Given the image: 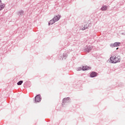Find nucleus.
I'll return each mask as SVG.
<instances>
[{"label":"nucleus","instance_id":"nucleus-8","mask_svg":"<svg viewBox=\"0 0 125 125\" xmlns=\"http://www.w3.org/2000/svg\"><path fill=\"white\" fill-rule=\"evenodd\" d=\"M69 99L68 98H65V99H63V101H62V105H65V103H66L67 102V101H68Z\"/></svg>","mask_w":125,"mask_h":125},{"label":"nucleus","instance_id":"nucleus-15","mask_svg":"<svg viewBox=\"0 0 125 125\" xmlns=\"http://www.w3.org/2000/svg\"><path fill=\"white\" fill-rule=\"evenodd\" d=\"M21 13H23V11H21Z\"/></svg>","mask_w":125,"mask_h":125},{"label":"nucleus","instance_id":"nucleus-9","mask_svg":"<svg viewBox=\"0 0 125 125\" xmlns=\"http://www.w3.org/2000/svg\"><path fill=\"white\" fill-rule=\"evenodd\" d=\"M107 8H108V7H107V6H104L102 7L101 10H102V11H105V10H107Z\"/></svg>","mask_w":125,"mask_h":125},{"label":"nucleus","instance_id":"nucleus-12","mask_svg":"<svg viewBox=\"0 0 125 125\" xmlns=\"http://www.w3.org/2000/svg\"><path fill=\"white\" fill-rule=\"evenodd\" d=\"M82 70H83V68L82 67H78L77 68V71H82Z\"/></svg>","mask_w":125,"mask_h":125},{"label":"nucleus","instance_id":"nucleus-6","mask_svg":"<svg viewBox=\"0 0 125 125\" xmlns=\"http://www.w3.org/2000/svg\"><path fill=\"white\" fill-rule=\"evenodd\" d=\"M90 69V67L87 66H83L82 68L83 71H86L87 70H89Z\"/></svg>","mask_w":125,"mask_h":125},{"label":"nucleus","instance_id":"nucleus-4","mask_svg":"<svg viewBox=\"0 0 125 125\" xmlns=\"http://www.w3.org/2000/svg\"><path fill=\"white\" fill-rule=\"evenodd\" d=\"M121 45V43L119 42H116L114 44H111V46H114V47H116L117 46H120Z\"/></svg>","mask_w":125,"mask_h":125},{"label":"nucleus","instance_id":"nucleus-13","mask_svg":"<svg viewBox=\"0 0 125 125\" xmlns=\"http://www.w3.org/2000/svg\"><path fill=\"white\" fill-rule=\"evenodd\" d=\"M87 26H86L85 28H84V29L83 28H82V30H85V29H87Z\"/></svg>","mask_w":125,"mask_h":125},{"label":"nucleus","instance_id":"nucleus-7","mask_svg":"<svg viewBox=\"0 0 125 125\" xmlns=\"http://www.w3.org/2000/svg\"><path fill=\"white\" fill-rule=\"evenodd\" d=\"M60 18L58 16H55L53 18V20L55 21L56 22L57 21H58L59 20Z\"/></svg>","mask_w":125,"mask_h":125},{"label":"nucleus","instance_id":"nucleus-2","mask_svg":"<svg viewBox=\"0 0 125 125\" xmlns=\"http://www.w3.org/2000/svg\"><path fill=\"white\" fill-rule=\"evenodd\" d=\"M42 98H41V95H38L35 97L36 102H41Z\"/></svg>","mask_w":125,"mask_h":125},{"label":"nucleus","instance_id":"nucleus-3","mask_svg":"<svg viewBox=\"0 0 125 125\" xmlns=\"http://www.w3.org/2000/svg\"><path fill=\"white\" fill-rule=\"evenodd\" d=\"M4 6H5V5L2 3L1 0H0V10H2L4 8Z\"/></svg>","mask_w":125,"mask_h":125},{"label":"nucleus","instance_id":"nucleus-1","mask_svg":"<svg viewBox=\"0 0 125 125\" xmlns=\"http://www.w3.org/2000/svg\"><path fill=\"white\" fill-rule=\"evenodd\" d=\"M110 61L111 63H118L121 61L120 56H113L110 57Z\"/></svg>","mask_w":125,"mask_h":125},{"label":"nucleus","instance_id":"nucleus-11","mask_svg":"<svg viewBox=\"0 0 125 125\" xmlns=\"http://www.w3.org/2000/svg\"><path fill=\"white\" fill-rule=\"evenodd\" d=\"M23 83V81H21L17 83L18 85H21Z\"/></svg>","mask_w":125,"mask_h":125},{"label":"nucleus","instance_id":"nucleus-5","mask_svg":"<svg viewBox=\"0 0 125 125\" xmlns=\"http://www.w3.org/2000/svg\"><path fill=\"white\" fill-rule=\"evenodd\" d=\"M97 76V73L95 72H93L90 74L91 78H94V77H96Z\"/></svg>","mask_w":125,"mask_h":125},{"label":"nucleus","instance_id":"nucleus-14","mask_svg":"<svg viewBox=\"0 0 125 125\" xmlns=\"http://www.w3.org/2000/svg\"><path fill=\"white\" fill-rule=\"evenodd\" d=\"M119 49V48H117V49Z\"/></svg>","mask_w":125,"mask_h":125},{"label":"nucleus","instance_id":"nucleus-10","mask_svg":"<svg viewBox=\"0 0 125 125\" xmlns=\"http://www.w3.org/2000/svg\"><path fill=\"white\" fill-rule=\"evenodd\" d=\"M54 23H55V21H54L53 20H52L49 21V22L48 23V25H49V26H50V25H52L53 24H54Z\"/></svg>","mask_w":125,"mask_h":125}]
</instances>
